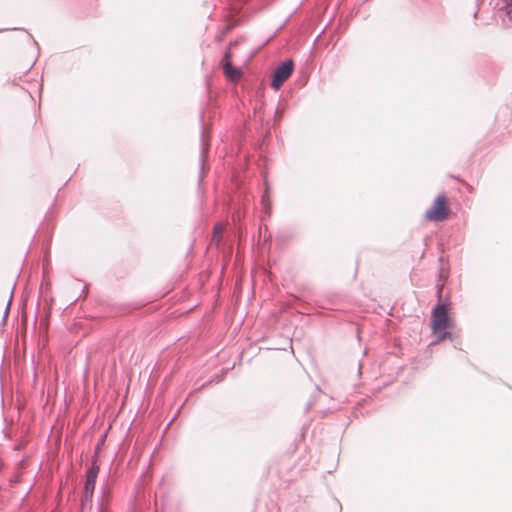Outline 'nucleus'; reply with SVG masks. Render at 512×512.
Returning a JSON list of instances; mask_svg holds the SVG:
<instances>
[{"instance_id":"obj_17","label":"nucleus","mask_w":512,"mask_h":512,"mask_svg":"<svg viewBox=\"0 0 512 512\" xmlns=\"http://www.w3.org/2000/svg\"><path fill=\"white\" fill-rule=\"evenodd\" d=\"M34 62L28 67V70L32 69Z\"/></svg>"},{"instance_id":"obj_4","label":"nucleus","mask_w":512,"mask_h":512,"mask_svg":"<svg viewBox=\"0 0 512 512\" xmlns=\"http://www.w3.org/2000/svg\"><path fill=\"white\" fill-rule=\"evenodd\" d=\"M295 64L292 59H287L276 67L271 79V87L278 90L283 83L290 77L294 70Z\"/></svg>"},{"instance_id":"obj_13","label":"nucleus","mask_w":512,"mask_h":512,"mask_svg":"<svg viewBox=\"0 0 512 512\" xmlns=\"http://www.w3.org/2000/svg\"><path fill=\"white\" fill-rule=\"evenodd\" d=\"M254 1L265 6V5H268L270 2H272L273 0H254Z\"/></svg>"},{"instance_id":"obj_9","label":"nucleus","mask_w":512,"mask_h":512,"mask_svg":"<svg viewBox=\"0 0 512 512\" xmlns=\"http://www.w3.org/2000/svg\"><path fill=\"white\" fill-rule=\"evenodd\" d=\"M505 6L504 9L506 10V16L508 17L509 21L512 23V0H504Z\"/></svg>"},{"instance_id":"obj_1","label":"nucleus","mask_w":512,"mask_h":512,"mask_svg":"<svg viewBox=\"0 0 512 512\" xmlns=\"http://www.w3.org/2000/svg\"><path fill=\"white\" fill-rule=\"evenodd\" d=\"M431 327L436 334L434 343H438L446 338L453 340V336L447 331L449 326L448 309L446 303L439 302L431 313Z\"/></svg>"},{"instance_id":"obj_11","label":"nucleus","mask_w":512,"mask_h":512,"mask_svg":"<svg viewBox=\"0 0 512 512\" xmlns=\"http://www.w3.org/2000/svg\"><path fill=\"white\" fill-rule=\"evenodd\" d=\"M11 301H12V295L10 296V299H9V301L7 303V306H6V309H5V312H4V319H6V317L9 314V309H10Z\"/></svg>"},{"instance_id":"obj_3","label":"nucleus","mask_w":512,"mask_h":512,"mask_svg":"<svg viewBox=\"0 0 512 512\" xmlns=\"http://www.w3.org/2000/svg\"><path fill=\"white\" fill-rule=\"evenodd\" d=\"M450 213V209L447 206V199L444 194H439L430 209L425 213L426 219L430 221H442L445 220Z\"/></svg>"},{"instance_id":"obj_10","label":"nucleus","mask_w":512,"mask_h":512,"mask_svg":"<svg viewBox=\"0 0 512 512\" xmlns=\"http://www.w3.org/2000/svg\"><path fill=\"white\" fill-rule=\"evenodd\" d=\"M231 57H232V54H231L230 48H227L223 55V58L221 60V65L223 66V62L231 61Z\"/></svg>"},{"instance_id":"obj_12","label":"nucleus","mask_w":512,"mask_h":512,"mask_svg":"<svg viewBox=\"0 0 512 512\" xmlns=\"http://www.w3.org/2000/svg\"><path fill=\"white\" fill-rule=\"evenodd\" d=\"M105 438H106V435H103V436H102V438L100 439V441H99V443H98V445H97V447H96V452H95V454H97V455H98V451L100 450V446L104 443Z\"/></svg>"},{"instance_id":"obj_14","label":"nucleus","mask_w":512,"mask_h":512,"mask_svg":"<svg viewBox=\"0 0 512 512\" xmlns=\"http://www.w3.org/2000/svg\"><path fill=\"white\" fill-rule=\"evenodd\" d=\"M442 289H443V285L437 286V294H438L439 301L441 300V297H442Z\"/></svg>"},{"instance_id":"obj_15","label":"nucleus","mask_w":512,"mask_h":512,"mask_svg":"<svg viewBox=\"0 0 512 512\" xmlns=\"http://www.w3.org/2000/svg\"><path fill=\"white\" fill-rule=\"evenodd\" d=\"M361 369H362V364L359 362V364H358V372H359V374H361Z\"/></svg>"},{"instance_id":"obj_7","label":"nucleus","mask_w":512,"mask_h":512,"mask_svg":"<svg viewBox=\"0 0 512 512\" xmlns=\"http://www.w3.org/2000/svg\"><path fill=\"white\" fill-rule=\"evenodd\" d=\"M224 230V227H223V224L221 223H216L213 227V237H212V241L215 242L217 245L221 242L222 240V232Z\"/></svg>"},{"instance_id":"obj_2","label":"nucleus","mask_w":512,"mask_h":512,"mask_svg":"<svg viewBox=\"0 0 512 512\" xmlns=\"http://www.w3.org/2000/svg\"><path fill=\"white\" fill-rule=\"evenodd\" d=\"M98 456L94 454L91 460V465L86 471V479L84 484V491L82 497V504L84 505L86 502L91 501L96 485V479L99 473V465H98Z\"/></svg>"},{"instance_id":"obj_5","label":"nucleus","mask_w":512,"mask_h":512,"mask_svg":"<svg viewBox=\"0 0 512 512\" xmlns=\"http://www.w3.org/2000/svg\"><path fill=\"white\" fill-rule=\"evenodd\" d=\"M209 141L206 139L205 130L202 129L201 132V147H200V174H199V184L202 183L204 179V166L207 159V153L209 150Z\"/></svg>"},{"instance_id":"obj_8","label":"nucleus","mask_w":512,"mask_h":512,"mask_svg":"<svg viewBox=\"0 0 512 512\" xmlns=\"http://www.w3.org/2000/svg\"><path fill=\"white\" fill-rule=\"evenodd\" d=\"M262 205L264 206V209L265 210H268L269 207H270V202H269V187L268 185H266V189H265V192L262 196Z\"/></svg>"},{"instance_id":"obj_6","label":"nucleus","mask_w":512,"mask_h":512,"mask_svg":"<svg viewBox=\"0 0 512 512\" xmlns=\"http://www.w3.org/2000/svg\"><path fill=\"white\" fill-rule=\"evenodd\" d=\"M222 69L224 75L231 81H237L242 75L241 70L233 66L231 61L223 62Z\"/></svg>"},{"instance_id":"obj_16","label":"nucleus","mask_w":512,"mask_h":512,"mask_svg":"<svg viewBox=\"0 0 512 512\" xmlns=\"http://www.w3.org/2000/svg\"><path fill=\"white\" fill-rule=\"evenodd\" d=\"M276 114L281 115V112H280V110L278 108L276 109Z\"/></svg>"}]
</instances>
